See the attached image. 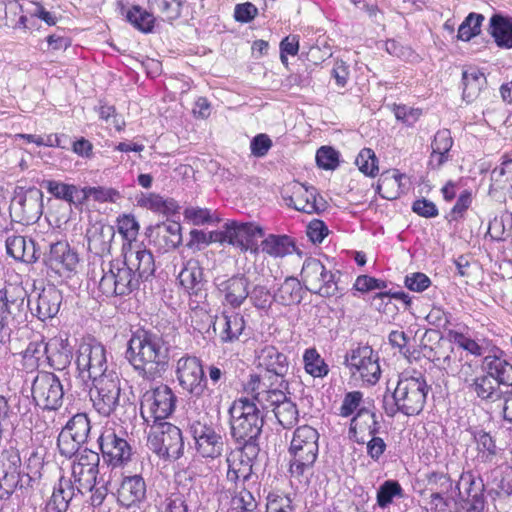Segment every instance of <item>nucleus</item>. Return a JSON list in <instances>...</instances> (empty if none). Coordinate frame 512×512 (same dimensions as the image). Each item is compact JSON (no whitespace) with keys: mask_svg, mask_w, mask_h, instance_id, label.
<instances>
[{"mask_svg":"<svg viewBox=\"0 0 512 512\" xmlns=\"http://www.w3.org/2000/svg\"><path fill=\"white\" fill-rule=\"evenodd\" d=\"M319 437L318 431L310 425H302L295 429L288 448L291 457L289 472L292 477L308 481L318 457Z\"/></svg>","mask_w":512,"mask_h":512,"instance_id":"obj_1","label":"nucleus"},{"mask_svg":"<svg viewBox=\"0 0 512 512\" xmlns=\"http://www.w3.org/2000/svg\"><path fill=\"white\" fill-rule=\"evenodd\" d=\"M429 386L421 375L402 377L390 397L385 396L383 407L393 417L401 412L407 416L418 415L424 408Z\"/></svg>","mask_w":512,"mask_h":512,"instance_id":"obj_2","label":"nucleus"},{"mask_svg":"<svg viewBox=\"0 0 512 512\" xmlns=\"http://www.w3.org/2000/svg\"><path fill=\"white\" fill-rule=\"evenodd\" d=\"M229 415L231 435L236 441L250 443L260 435L264 418L257 405L248 398L233 401Z\"/></svg>","mask_w":512,"mask_h":512,"instance_id":"obj_3","label":"nucleus"},{"mask_svg":"<svg viewBox=\"0 0 512 512\" xmlns=\"http://www.w3.org/2000/svg\"><path fill=\"white\" fill-rule=\"evenodd\" d=\"M159 344L156 335L141 330L129 340L126 358L135 369L141 370L147 379L159 376Z\"/></svg>","mask_w":512,"mask_h":512,"instance_id":"obj_4","label":"nucleus"},{"mask_svg":"<svg viewBox=\"0 0 512 512\" xmlns=\"http://www.w3.org/2000/svg\"><path fill=\"white\" fill-rule=\"evenodd\" d=\"M102 272L99 290L106 296L127 295L138 285L135 272L126 259L109 262L107 267L102 268Z\"/></svg>","mask_w":512,"mask_h":512,"instance_id":"obj_5","label":"nucleus"},{"mask_svg":"<svg viewBox=\"0 0 512 512\" xmlns=\"http://www.w3.org/2000/svg\"><path fill=\"white\" fill-rule=\"evenodd\" d=\"M76 365L83 380L94 381L106 376L109 371L105 347L92 338L83 340L77 350Z\"/></svg>","mask_w":512,"mask_h":512,"instance_id":"obj_6","label":"nucleus"},{"mask_svg":"<svg viewBox=\"0 0 512 512\" xmlns=\"http://www.w3.org/2000/svg\"><path fill=\"white\" fill-rule=\"evenodd\" d=\"M301 279L306 289L322 297L334 296L338 291L336 275L316 258L304 261Z\"/></svg>","mask_w":512,"mask_h":512,"instance_id":"obj_7","label":"nucleus"},{"mask_svg":"<svg viewBox=\"0 0 512 512\" xmlns=\"http://www.w3.org/2000/svg\"><path fill=\"white\" fill-rule=\"evenodd\" d=\"M484 483L472 472H463L455 485L457 503L465 512H485Z\"/></svg>","mask_w":512,"mask_h":512,"instance_id":"obj_8","label":"nucleus"},{"mask_svg":"<svg viewBox=\"0 0 512 512\" xmlns=\"http://www.w3.org/2000/svg\"><path fill=\"white\" fill-rule=\"evenodd\" d=\"M91 400L96 411L103 416L113 413L119 404L120 381L114 371L92 381Z\"/></svg>","mask_w":512,"mask_h":512,"instance_id":"obj_9","label":"nucleus"},{"mask_svg":"<svg viewBox=\"0 0 512 512\" xmlns=\"http://www.w3.org/2000/svg\"><path fill=\"white\" fill-rule=\"evenodd\" d=\"M160 407L158 388L146 391L141 399L140 414L144 421L147 446L157 456L160 455Z\"/></svg>","mask_w":512,"mask_h":512,"instance_id":"obj_10","label":"nucleus"},{"mask_svg":"<svg viewBox=\"0 0 512 512\" xmlns=\"http://www.w3.org/2000/svg\"><path fill=\"white\" fill-rule=\"evenodd\" d=\"M99 462V454L89 449H84L75 455L71 466V474L74 481L73 485L78 493L84 494L93 490Z\"/></svg>","mask_w":512,"mask_h":512,"instance_id":"obj_11","label":"nucleus"},{"mask_svg":"<svg viewBox=\"0 0 512 512\" xmlns=\"http://www.w3.org/2000/svg\"><path fill=\"white\" fill-rule=\"evenodd\" d=\"M32 396L36 404L43 409L56 410L63 402V385L55 374L39 373L32 384Z\"/></svg>","mask_w":512,"mask_h":512,"instance_id":"obj_12","label":"nucleus"},{"mask_svg":"<svg viewBox=\"0 0 512 512\" xmlns=\"http://www.w3.org/2000/svg\"><path fill=\"white\" fill-rule=\"evenodd\" d=\"M346 365L355 378L375 384L381 374L378 357L369 346L357 347L346 356Z\"/></svg>","mask_w":512,"mask_h":512,"instance_id":"obj_13","label":"nucleus"},{"mask_svg":"<svg viewBox=\"0 0 512 512\" xmlns=\"http://www.w3.org/2000/svg\"><path fill=\"white\" fill-rule=\"evenodd\" d=\"M122 430L116 432L107 428L99 437L100 448L104 459L113 467L123 466L132 456V448Z\"/></svg>","mask_w":512,"mask_h":512,"instance_id":"obj_14","label":"nucleus"},{"mask_svg":"<svg viewBox=\"0 0 512 512\" xmlns=\"http://www.w3.org/2000/svg\"><path fill=\"white\" fill-rule=\"evenodd\" d=\"M229 245L241 252L258 255L260 248L258 239L264 236L263 228L253 222H228Z\"/></svg>","mask_w":512,"mask_h":512,"instance_id":"obj_15","label":"nucleus"},{"mask_svg":"<svg viewBox=\"0 0 512 512\" xmlns=\"http://www.w3.org/2000/svg\"><path fill=\"white\" fill-rule=\"evenodd\" d=\"M289 191L291 194L284 199L288 206L297 211L313 214L324 210L325 201L318 195L315 187L294 182L289 185Z\"/></svg>","mask_w":512,"mask_h":512,"instance_id":"obj_16","label":"nucleus"},{"mask_svg":"<svg viewBox=\"0 0 512 512\" xmlns=\"http://www.w3.org/2000/svg\"><path fill=\"white\" fill-rule=\"evenodd\" d=\"M177 377L183 389L200 396L205 388L204 371L196 357H182L177 362Z\"/></svg>","mask_w":512,"mask_h":512,"instance_id":"obj_17","label":"nucleus"},{"mask_svg":"<svg viewBox=\"0 0 512 512\" xmlns=\"http://www.w3.org/2000/svg\"><path fill=\"white\" fill-rule=\"evenodd\" d=\"M25 306V291L20 287L0 290V337L9 335L14 316Z\"/></svg>","mask_w":512,"mask_h":512,"instance_id":"obj_18","label":"nucleus"},{"mask_svg":"<svg viewBox=\"0 0 512 512\" xmlns=\"http://www.w3.org/2000/svg\"><path fill=\"white\" fill-rule=\"evenodd\" d=\"M191 429L196 449L203 457L215 458L221 455L224 443L221 435L212 427L196 422Z\"/></svg>","mask_w":512,"mask_h":512,"instance_id":"obj_19","label":"nucleus"},{"mask_svg":"<svg viewBox=\"0 0 512 512\" xmlns=\"http://www.w3.org/2000/svg\"><path fill=\"white\" fill-rule=\"evenodd\" d=\"M223 304L239 308L249 296V280L244 275H234L217 284Z\"/></svg>","mask_w":512,"mask_h":512,"instance_id":"obj_20","label":"nucleus"},{"mask_svg":"<svg viewBox=\"0 0 512 512\" xmlns=\"http://www.w3.org/2000/svg\"><path fill=\"white\" fill-rule=\"evenodd\" d=\"M245 389L263 408H272L273 411L274 407L289 399L282 390L271 388L258 375H251Z\"/></svg>","mask_w":512,"mask_h":512,"instance_id":"obj_21","label":"nucleus"},{"mask_svg":"<svg viewBox=\"0 0 512 512\" xmlns=\"http://www.w3.org/2000/svg\"><path fill=\"white\" fill-rule=\"evenodd\" d=\"M20 457L16 453L2 455L0 460V499H7L20 481Z\"/></svg>","mask_w":512,"mask_h":512,"instance_id":"obj_22","label":"nucleus"},{"mask_svg":"<svg viewBox=\"0 0 512 512\" xmlns=\"http://www.w3.org/2000/svg\"><path fill=\"white\" fill-rule=\"evenodd\" d=\"M61 302V292L55 286L49 285L38 293L34 301L29 299L28 305H31L30 309L35 310L36 316L44 321L57 315Z\"/></svg>","mask_w":512,"mask_h":512,"instance_id":"obj_23","label":"nucleus"},{"mask_svg":"<svg viewBox=\"0 0 512 512\" xmlns=\"http://www.w3.org/2000/svg\"><path fill=\"white\" fill-rule=\"evenodd\" d=\"M45 263L58 274L74 271L78 264L77 254L65 242H57L50 246Z\"/></svg>","mask_w":512,"mask_h":512,"instance_id":"obj_24","label":"nucleus"},{"mask_svg":"<svg viewBox=\"0 0 512 512\" xmlns=\"http://www.w3.org/2000/svg\"><path fill=\"white\" fill-rule=\"evenodd\" d=\"M115 230L112 225L97 221L90 224L86 231L88 249L95 255L109 253Z\"/></svg>","mask_w":512,"mask_h":512,"instance_id":"obj_25","label":"nucleus"},{"mask_svg":"<svg viewBox=\"0 0 512 512\" xmlns=\"http://www.w3.org/2000/svg\"><path fill=\"white\" fill-rule=\"evenodd\" d=\"M379 430L380 423L376 414L367 409H360L351 420L349 433L357 443L364 444L368 437L378 434Z\"/></svg>","mask_w":512,"mask_h":512,"instance_id":"obj_26","label":"nucleus"},{"mask_svg":"<svg viewBox=\"0 0 512 512\" xmlns=\"http://www.w3.org/2000/svg\"><path fill=\"white\" fill-rule=\"evenodd\" d=\"M257 364L267 372L283 379L289 370V362L275 346L266 345L257 352Z\"/></svg>","mask_w":512,"mask_h":512,"instance_id":"obj_27","label":"nucleus"},{"mask_svg":"<svg viewBox=\"0 0 512 512\" xmlns=\"http://www.w3.org/2000/svg\"><path fill=\"white\" fill-rule=\"evenodd\" d=\"M227 479L236 486L245 485L252 477V459L243 451L232 452L227 457Z\"/></svg>","mask_w":512,"mask_h":512,"instance_id":"obj_28","label":"nucleus"},{"mask_svg":"<svg viewBox=\"0 0 512 512\" xmlns=\"http://www.w3.org/2000/svg\"><path fill=\"white\" fill-rule=\"evenodd\" d=\"M407 181L408 177L398 170L387 171L381 175L377 190L383 198L393 200L408 189Z\"/></svg>","mask_w":512,"mask_h":512,"instance_id":"obj_29","label":"nucleus"},{"mask_svg":"<svg viewBox=\"0 0 512 512\" xmlns=\"http://www.w3.org/2000/svg\"><path fill=\"white\" fill-rule=\"evenodd\" d=\"M76 487L71 479L61 477L53 489V493L46 504L47 512H65L70 501L75 496Z\"/></svg>","mask_w":512,"mask_h":512,"instance_id":"obj_30","label":"nucleus"},{"mask_svg":"<svg viewBox=\"0 0 512 512\" xmlns=\"http://www.w3.org/2000/svg\"><path fill=\"white\" fill-rule=\"evenodd\" d=\"M453 145V139L448 129H442L436 132L431 144L432 152L429 157V166L432 169H439L450 159V150Z\"/></svg>","mask_w":512,"mask_h":512,"instance_id":"obj_31","label":"nucleus"},{"mask_svg":"<svg viewBox=\"0 0 512 512\" xmlns=\"http://www.w3.org/2000/svg\"><path fill=\"white\" fill-rule=\"evenodd\" d=\"M6 250L8 255L15 260L25 263H33L37 260L35 243L21 235H12L6 239Z\"/></svg>","mask_w":512,"mask_h":512,"instance_id":"obj_32","label":"nucleus"},{"mask_svg":"<svg viewBox=\"0 0 512 512\" xmlns=\"http://www.w3.org/2000/svg\"><path fill=\"white\" fill-rule=\"evenodd\" d=\"M168 459L176 460L181 457L184 450V440L179 427L162 422V451Z\"/></svg>","mask_w":512,"mask_h":512,"instance_id":"obj_33","label":"nucleus"},{"mask_svg":"<svg viewBox=\"0 0 512 512\" xmlns=\"http://www.w3.org/2000/svg\"><path fill=\"white\" fill-rule=\"evenodd\" d=\"M260 251L273 258H283L295 250V243L288 235L269 234L259 245Z\"/></svg>","mask_w":512,"mask_h":512,"instance_id":"obj_34","label":"nucleus"},{"mask_svg":"<svg viewBox=\"0 0 512 512\" xmlns=\"http://www.w3.org/2000/svg\"><path fill=\"white\" fill-rule=\"evenodd\" d=\"M442 365L448 373L457 376L460 380L467 383L468 387H470V383L477 378L475 376L476 366L467 361L461 363V358L458 357V352L455 350H451L450 353L443 358Z\"/></svg>","mask_w":512,"mask_h":512,"instance_id":"obj_35","label":"nucleus"},{"mask_svg":"<svg viewBox=\"0 0 512 512\" xmlns=\"http://www.w3.org/2000/svg\"><path fill=\"white\" fill-rule=\"evenodd\" d=\"M145 495V483L139 476L125 478L118 489V500L124 506H131Z\"/></svg>","mask_w":512,"mask_h":512,"instance_id":"obj_36","label":"nucleus"},{"mask_svg":"<svg viewBox=\"0 0 512 512\" xmlns=\"http://www.w3.org/2000/svg\"><path fill=\"white\" fill-rule=\"evenodd\" d=\"M463 100L467 103L473 102L480 95L486 85L485 75L476 68H470L462 73Z\"/></svg>","mask_w":512,"mask_h":512,"instance_id":"obj_37","label":"nucleus"},{"mask_svg":"<svg viewBox=\"0 0 512 512\" xmlns=\"http://www.w3.org/2000/svg\"><path fill=\"white\" fill-rule=\"evenodd\" d=\"M490 33L499 47L512 48V18L493 15L490 18Z\"/></svg>","mask_w":512,"mask_h":512,"instance_id":"obj_38","label":"nucleus"},{"mask_svg":"<svg viewBox=\"0 0 512 512\" xmlns=\"http://www.w3.org/2000/svg\"><path fill=\"white\" fill-rule=\"evenodd\" d=\"M469 389L479 398L490 402L498 401L502 396L497 381L488 373L475 378V380L470 383Z\"/></svg>","mask_w":512,"mask_h":512,"instance_id":"obj_39","label":"nucleus"},{"mask_svg":"<svg viewBox=\"0 0 512 512\" xmlns=\"http://www.w3.org/2000/svg\"><path fill=\"white\" fill-rule=\"evenodd\" d=\"M274 299L276 302L285 306L300 303L302 300L300 281L294 277L286 278L275 292Z\"/></svg>","mask_w":512,"mask_h":512,"instance_id":"obj_40","label":"nucleus"},{"mask_svg":"<svg viewBox=\"0 0 512 512\" xmlns=\"http://www.w3.org/2000/svg\"><path fill=\"white\" fill-rule=\"evenodd\" d=\"M512 191V159L503 162L491 172L490 193Z\"/></svg>","mask_w":512,"mask_h":512,"instance_id":"obj_41","label":"nucleus"},{"mask_svg":"<svg viewBox=\"0 0 512 512\" xmlns=\"http://www.w3.org/2000/svg\"><path fill=\"white\" fill-rule=\"evenodd\" d=\"M125 259L132 268L135 267L140 278L147 279L155 272L154 258L152 253L148 250L143 249L131 252Z\"/></svg>","mask_w":512,"mask_h":512,"instance_id":"obj_42","label":"nucleus"},{"mask_svg":"<svg viewBox=\"0 0 512 512\" xmlns=\"http://www.w3.org/2000/svg\"><path fill=\"white\" fill-rule=\"evenodd\" d=\"M487 373L496 381L497 385H512V365L498 357H486Z\"/></svg>","mask_w":512,"mask_h":512,"instance_id":"obj_43","label":"nucleus"},{"mask_svg":"<svg viewBox=\"0 0 512 512\" xmlns=\"http://www.w3.org/2000/svg\"><path fill=\"white\" fill-rule=\"evenodd\" d=\"M179 282L188 292L196 291L203 279L202 268L198 261L189 260L178 275Z\"/></svg>","mask_w":512,"mask_h":512,"instance_id":"obj_44","label":"nucleus"},{"mask_svg":"<svg viewBox=\"0 0 512 512\" xmlns=\"http://www.w3.org/2000/svg\"><path fill=\"white\" fill-rule=\"evenodd\" d=\"M427 481L432 491L431 494H438V496L453 501L456 500L455 487H453L452 480L447 474L433 472L429 474Z\"/></svg>","mask_w":512,"mask_h":512,"instance_id":"obj_45","label":"nucleus"},{"mask_svg":"<svg viewBox=\"0 0 512 512\" xmlns=\"http://www.w3.org/2000/svg\"><path fill=\"white\" fill-rule=\"evenodd\" d=\"M304 369L314 378H323L329 372V367L315 348L306 349L303 354Z\"/></svg>","mask_w":512,"mask_h":512,"instance_id":"obj_46","label":"nucleus"},{"mask_svg":"<svg viewBox=\"0 0 512 512\" xmlns=\"http://www.w3.org/2000/svg\"><path fill=\"white\" fill-rule=\"evenodd\" d=\"M223 330L221 338L224 342H233L239 338L245 328V320L239 313L226 314L223 316Z\"/></svg>","mask_w":512,"mask_h":512,"instance_id":"obj_47","label":"nucleus"},{"mask_svg":"<svg viewBox=\"0 0 512 512\" xmlns=\"http://www.w3.org/2000/svg\"><path fill=\"white\" fill-rule=\"evenodd\" d=\"M90 429V421L84 413L74 415L63 428L64 431L70 432L71 436L82 444L87 441Z\"/></svg>","mask_w":512,"mask_h":512,"instance_id":"obj_48","label":"nucleus"},{"mask_svg":"<svg viewBox=\"0 0 512 512\" xmlns=\"http://www.w3.org/2000/svg\"><path fill=\"white\" fill-rule=\"evenodd\" d=\"M488 234L495 240H506L512 236V214L504 213L490 221Z\"/></svg>","mask_w":512,"mask_h":512,"instance_id":"obj_49","label":"nucleus"},{"mask_svg":"<svg viewBox=\"0 0 512 512\" xmlns=\"http://www.w3.org/2000/svg\"><path fill=\"white\" fill-rule=\"evenodd\" d=\"M274 415L283 428H290L298 421L299 413L296 404L287 399L279 406L274 407Z\"/></svg>","mask_w":512,"mask_h":512,"instance_id":"obj_50","label":"nucleus"},{"mask_svg":"<svg viewBox=\"0 0 512 512\" xmlns=\"http://www.w3.org/2000/svg\"><path fill=\"white\" fill-rule=\"evenodd\" d=\"M483 20V15L470 13L459 26L457 38L462 41H469L480 34Z\"/></svg>","mask_w":512,"mask_h":512,"instance_id":"obj_51","label":"nucleus"},{"mask_svg":"<svg viewBox=\"0 0 512 512\" xmlns=\"http://www.w3.org/2000/svg\"><path fill=\"white\" fill-rule=\"evenodd\" d=\"M355 164L359 170L369 177H375L379 172L378 159L370 148H363L356 157Z\"/></svg>","mask_w":512,"mask_h":512,"instance_id":"obj_52","label":"nucleus"},{"mask_svg":"<svg viewBox=\"0 0 512 512\" xmlns=\"http://www.w3.org/2000/svg\"><path fill=\"white\" fill-rule=\"evenodd\" d=\"M478 451V459L488 462L496 455V444L492 437L485 431H478L474 435Z\"/></svg>","mask_w":512,"mask_h":512,"instance_id":"obj_53","label":"nucleus"},{"mask_svg":"<svg viewBox=\"0 0 512 512\" xmlns=\"http://www.w3.org/2000/svg\"><path fill=\"white\" fill-rule=\"evenodd\" d=\"M23 358L31 367L39 366L46 359L51 360L48 355V345L42 341L31 342L25 349Z\"/></svg>","mask_w":512,"mask_h":512,"instance_id":"obj_54","label":"nucleus"},{"mask_svg":"<svg viewBox=\"0 0 512 512\" xmlns=\"http://www.w3.org/2000/svg\"><path fill=\"white\" fill-rule=\"evenodd\" d=\"M126 18L135 28L142 32H149L153 27V15L139 6L129 9L126 13Z\"/></svg>","mask_w":512,"mask_h":512,"instance_id":"obj_55","label":"nucleus"},{"mask_svg":"<svg viewBox=\"0 0 512 512\" xmlns=\"http://www.w3.org/2000/svg\"><path fill=\"white\" fill-rule=\"evenodd\" d=\"M42 186L54 197L68 202H73L74 196L78 192L76 186L54 180H45Z\"/></svg>","mask_w":512,"mask_h":512,"instance_id":"obj_56","label":"nucleus"},{"mask_svg":"<svg viewBox=\"0 0 512 512\" xmlns=\"http://www.w3.org/2000/svg\"><path fill=\"white\" fill-rule=\"evenodd\" d=\"M402 492L397 481H385L377 491V503L380 507L385 508L392 503L394 497H401Z\"/></svg>","mask_w":512,"mask_h":512,"instance_id":"obj_57","label":"nucleus"},{"mask_svg":"<svg viewBox=\"0 0 512 512\" xmlns=\"http://www.w3.org/2000/svg\"><path fill=\"white\" fill-rule=\"evenodd\" d=\"M162 237L165 241V246L176 248L182 242L181 225L178 220H169L162 223Z\"/></svg>","mask_w":512,"mask_h":512,"instance_id":"obj_58","label":"nucleus"},{"mask_svg":"<svg viewBox=\"0 0 512 512\" xmlns=\"http://www.w3.org/2000/svg\"><path fill=\"white\" fill-rule=\"evenodd\" d=\"M316 162L320 168L334 170L339 165V152L330 146H322L316 152Z\"/></svg>","mask_w":512,"mask_h":512,"instance_id":"obj_59","label":"nucleus"},{"mask_svg":"<svg viewBox=\"0 0 512 512\" xmlns=\"http://www.w3.org/2000/svg\"><path fill=\"white\" fill-rule=\"evenodd\" d=\"M184 217L193 225H204L219 220L211 210L201 207H187L184 210Z\"/></svg>","mask_w":512,"mask_h":512,"instance_id":"obj_60","label":"nucleus"},{"mask_svg":"<svg viewBox=\"0 0 512 512\" xmlns=\"http://www.w3.org/2000/svg\"><path fill=\"white\" fill-rule=\"evenodd\" d=\"M84 198H93L99 202H115L119 198V193L112 188L107 187H84L82 189Z\"/></svg>","mask_w":512,"mask_h":512,"instance_id":"obj_61","label":"nucleus"},{"mask_svg":"<svg viewBox=\"0 0 512 512\" xmlns=\"http://www.w3.org/2000/svg\"><path fill=\"white\" fill-rule=\"evenodd\" d=\"M57 445L62 455L66 457H71L80 452L79 448L82 445V443L76 441V439H74V437L71 436L70 432L64 431L62 429L58 436Z\"/></svg>","mask_w":512,"mask_h":512,"instance_id":"obj_62","label":"nucleus"},{"mask_svg":"<svg viewBox=\"0 0 512 512\" xmlns=\"http://www.w3.org/2000/svg\"><path fill=\"white\" fill-rule=\"evenodd\" d=\"M291 499L286 495L269 494L266 512H294Z\"/></svg>","mask_w":512,"mask_h":512,"instance_id":"obj_63","label":"nucleus"},{"mask_svg":"<svg viewBox=\"0 0 512 512\" xmlns=\"http://www.w3.org/2000/svg\"><path fill=\"white\" fill-rule=\"evenodd\" d=\"M449 335L453 342L461 349L466 350L475 356L482 355V347L475 340L456 331H451Z\"/></svg>","mask_w":512,"mask_h":512,"instance_id":"obj_64","label":"nucleus"}]
</instances>
